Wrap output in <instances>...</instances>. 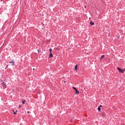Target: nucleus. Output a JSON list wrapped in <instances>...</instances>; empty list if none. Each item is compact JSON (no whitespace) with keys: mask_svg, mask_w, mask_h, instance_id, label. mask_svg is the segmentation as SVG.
<instances>
[{"mask_svg":"<svg viewBox=\"0 0 125 125\" xmlns=\"http://www.w3.org/2000/svg\"><path fill=\"white\" fill-rule=\"evenodd\" d=\"M98 110L99 111V112H101V108H100V107H98Z\"/></svg>","mask_w":125,"mask_h":125,"instance_id":"9","label":"nucleus"},{"mask_svg":"<svg viewBox=\"0 0 125 125\" xmlns=\"http://www.w3.org/2000/svg\"><path fill=\"white\" fill-rule=\"evenodd\" d=\"M27 114H29V111H27Z\"/></svg>","mask_w":125,"mask_h":125,"instance_id":"20","label":"nucleus"},{"mask_svg":"<svg viewBox=\"0 0 125 125\" xmlns=\"http://www.w3.org/2000/svg\"><path fill=\"white\" fill-rule=\"evenodd\" d=\"M99 107L100 108H101V107H102V105H100Z\"/></svg>","mask_w":125,"mask_h":125,"instance_id":"17","label":"nucleus"},{"mask_svg":"<svg viewBox=\"0 0 125 125\" xmlns=\"http://www.w3.org/2000/svg\"><path fill=\"white\" fill-rule=\"evenodd\" d=\"M16 113H17V111H16V112H14V115H16Z\"/></svg>","mask_w":125,"mask_h":125,"instance_id":"14","label":"nucleus"},{"mask_svg":"<svg viewBox=\"0 0 125 125\" xmlns=\"http://www.w3.org/2000/svg\"><path fill=\"white\" fill-rule=\"evenodd\" d=\"M8 67V65H6V68H5V69H6V68H7Z\"/></svg>","mask_w":125,"mask_h":125,"instance_id":"16","label":"nucleus"},{"mask_svg":"<svg viewBox=\"0 0 125 125\" xmlns=\"http://www.w3.org/2000/svg\"><path fill=\"white\" fill-rule=\"evenodd\" d=\"M117 70H118L119 71V73H124L125 72V70L124 69H122L120 67H118L117 68Z\"/></svg>","mask_w":125,"mask_h":125,"instance_id":"2","label":"nucleus"},{"mask_svg":"<svg viewBox=\"0 0 125 125\" xmlns=\"http://www.w3.org/2000/svg\"><path fill=\"white\" fill-rule=\"evenodd\" d=\"M118 39H120V37H118Z\"/></svg>","mask_w":125,"mask_h":125,"instance_id":"19","label":"nucleus"},{"mask_svg":"<svg viewBox=\"0 0 125 125\" xmlns=\"http://www.w3.org/2000/svg\"><path fill=\"white\" fill-rule=\"evenodd\" d=\"M37 50H38V53H40V49H38Z\"/></svg>","mask_w":125,"mask_h":125,"instance_id":"15","label":"nucleus"},{"mask_svg":"<svg viewBox=\"0 0 125 125\" xmlns=\"http://www.w3.org/2000/svg\"><path fill=\"white\" fill-rule=\"evenodd\" d=\"M2 86L3 87V89H5V88H6V87H7L6 86V83H2Z\"/></svg>","mask_w":125,"mask_h":125,"instance_id":"3","label":"nucleus"},{"mask_svg":"<svg viewBox=\"0 0 125 125\" xmlns=\"http://www.w3.org/2000/svg\"><path fill=\"white\" fill-rule=\"evenodd\" d=\"M72 88H73V89H74V90H77V88H76V87H75L74 86H73V87H72Z\"/></svg>","mask_w":125,"mask_h":125,"instance_id":"13","label":"nucleus"},{"mask_svg":"<svg viewBox=\"0 0 125 125\" xmlns=\"http://www.w3.org/2000/svg\"><path fill=\"white\" fill-rule=\"evenodd\" d=\"M25 102H26V101L24 100L23 101H22V104H25Z\"/></svg>","mask_w":125,"mask_h":125,"instance_id":"10","label":"nucleus"},{"mask_svg":"<svg viewBox=\"0 0 125 125\" xmlns=\"http://www.w3.org/2000/svg\"><path fill=\"white\" fill-rule=\"evenodd\" d=\"M9 63L11 64L12 66H14L15 65V62H14V60L13 59L10 61Z\"/></svg>","mask_w":125,"mask_h":125,"instance_id":"1","label":"nucleus"},{"mask_svg":"<svg viewBox=\"0 0 125 125\" xmlns=\"http://www.w3.org/2000/svg\"><path fill=\"white\" fill-rule=\"evenodd\" d=\"M104 56H104V55H103L102 56V57H101V59H102L103 58H104Z\"/></svg>","mask_w":125,"mask_h":125,"instance_id":"11","label":"nucleus"},{"mask_svg":"<svg viewBox=\"0 0 125 125\" xmlns=\"http://www.w3.org/2000/svg\"><path fill=\"white\" fill-rule=\"evenodd\" d=\"M49 50L50 53H51V52H52V49L50 48V49H49Z\"/></svg>","mask_w":125,"mask_h":125,"instance_id":"12","label":"nucleus"},{"mask_svg":"<svg viewBox=\"0 0 125 125\" xmlns=\"http://www.w3.org/2000/svg\"><path fill=\"white\" fill-rule=\"evenodd\" d=\"M124 71H125V69L124 70Z\"/></svg>","mask_w":125,"mask_h":125,"instance_id":"22","label":"nucleus"},{"mask_svg":"<svg viewBox=\"0 0 125 125\" xmlns=\"http://www.w3.org/2000/svg\"><path fill=\"white\" fill-rule=\"evenodd\" d=\"M75 72H78V64L75 66Z\"/></svg>","mask_w":125,"mask_h":125,"instance_id":"4","label":"nucleus"},{"mask_svg":"<svg viewBox=\"0 0 125 125\" xmlns=\"http://www.w3.org/2000/svg\"><path fill=\"white\" fill-rule=\"evenodd\" d=\"M90 25H91V26H93V25H94V22H93L92 21H90Z\"/></svg>","mask_w":125,"mask_h":125,"instance_id":"7","label":"nucleus"},{"mask_svg":"<svg viewBox=\"0 0 125 125\" xmlns=\"http://www.w3.org/2000/svg\"><path fill=\"white\" fill-rule=\"evenodd\" d=\"M19 108H21V105L19 106Z\"/></svg>","mask_w":125,"mask_h":125,"instance_id":"18","label":"nucleus"},{"mask_svg":"<svg viewBox=\"0 0 125 125\" xmlns=\"http://www.w3.org/2000/svg\"><path fill=\"white\" fill-rule=\"evenodd\" d=\"M80 94V92L78 90V89H76V90H75V94Z\"/></svg>","mask_w":125,"mask_h":125,"instance_id":"5","label":"nucleus"},{"mask_svg":"<svg viewBox=\"0 0 125 125\" xmlns=\"http://www.w3.org/2000/svg\"><path fill=\"white\" fill-rule=\"evenodd\" d=\"M33 70H35V68H33Z\"/></svg>","mask_w":125,"mask_h":125,"instance_id":"21","label":"nucleus"},{"mask_svg":"<svg viewBox=\"0 0 125 125\" xmlns=\"http://www.w3.org/2000/svg\"><path fill=\"white\" fill-rule=\"evenodd\" d=\"M49 57H53V55H52V53H50L49 55Z\"/></svg>","mask_w":125,"mask_h":125,"instance_id":"8","label":"nucleus"},{"mask_svg":"<svg viewBox=\"0 0 125 125\" xmlns=\"http://www.w3.org/2000/svg\"><path fill=\"white\" fill-rule=\"evenodd\" d=\"M0 81H1V84H2V83H4V82H5V80H2V79H0Z\"/></svg>","mask_w":125,"mask_h":125,"instance_id":"6","label":"nucleus"}]
</instances>
